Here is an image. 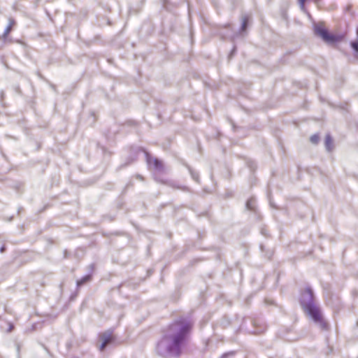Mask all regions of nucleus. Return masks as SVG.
<instances>
[{
    "label": "nucleus",
    "mask_w": 358,
    "mask_h": 358,
    "mask_svg": "<svg viewBox=\"0 0 358 358\" xmlns=\"http://www.w3.org/2000/svg\"><path fill=\"white\" fill-rule=\"evenodd\" d=\"M5 250V248L4 247H2L0 250L1 252H3Z\"/></svg>",
    "instance_id": "15"
},
{
    "label": "nucleus",
    "mask_w": 358,
    "mask_h": 358,
    "mask_svg": "<svg viewBox=\"0 0 358 358\" xmlns=\"http://www.w3.org/2000/svg\"><path fill=\"white\" fill-rule=\"evenodd\" d=\"M189 172H190V174H191L192 178L195 181L198 182L199 181V175H198V173L194 172V171H193L192 169H189Z\"/></svg>",
    "instance_id": "12"
},
{
    "label": "nucleus",
    "mask_w": 358,
    "mask_h": 358,
    "mask_svg": "<svg viewBox=\"0 0 358 358\" xmlns=\"http://www.w3.org/2000/svg\"><path fill=\"white\" fill-rule=\"evenodd\" d=\"M320 137L317 134H314L310 137V141L314 143L317 144L319 142Z\"/></svg>",
    "instance_id": "11"
},
{
    "label": "nucleus",
    "mask_w": 358,
    "mask_h": 358,
    "mask_svg": "<svg viewBox=\"0 0 358 358\" xmlns=\"http://www.w3.org/2000/svg\"><path fill=\"white\" fill-rule=\"evenodd\" d=\"M315 33L322 37L326 42H334L335 41L334 36L329 34L322 24H318L315 26Z\"/></svg>",
    "instance_id": "3"
},
{
    "label": "nucleus",
    "mask_w": 358,
    "mask_h": 358,
    "mask_svg": "<svg viewBox=\"0 0 358 358\" xmlns=\"http://www.w3.org/2000/svg\"><path fill=\"white\" fill-rule=\"evenodd\" d=\"M233 355H234V352H229V353H227V354H225V355H222L221 358H226L227 356Z\"/></svg>",
    "instance_id": "14"
},
{
    "label": "nucleus",
    "mask_w": 358,
    "mask_h": 358,
    "mask_svg": "<svg viewBox=\"0 0 358 358\" xmlns=\"http://www.w3.org/2000/svg\"><path fill=\"white\" fill-rule=\"evenodd\" d=\"M300 303L305 312L318 324L322 329L327 327V324L322 318L320 308L315 303L313 293L310 288H307L301 294Z\"/></svg>",
    "instance_id": "2"
},
{
    "label": "nucleus",
    "mask_w": 358,
    "mask_h": 358,
    "mask_svg": "<svg viewBox=\"0 0 358 358\" xmlns=\"http://www.w3.org/2000/svg\"><path fill=\"white\" fill-rule=\"evenodd\" d=\"M192 327L191 322L183 319L171 324L157 345V353L164 358L179 357Z\"/></svg>",
    "instance_id": "1"
},
{
    "label": "nucleus",
    "mask_w": 358,
    "mask_h": 358,
    "mask_svg": "<svg viewBox=\"0 0 358 358\" xmlns=\"http://www.w3.org/2000/svg\"><path fill=\"white\" fill-rule=\"evenodd\" d=\"M92 279V276L91 275H87L84 277H83L80 280H78L77 281V286L78 287H80L82 285H83L84 284L90 282Z\"/></svg>",
    "instance_id": "7"
},
{
    "label": "nucleus",
    "mask_w": 358,
    "mask_h": 358,
    "mask_svg": "<svg viewBox=\"0 0 358 358\" xmlns=\"http://www.w3.org/2000/svg\"><path fill=\"white\" fill-rule=\"evenodd\" d=\"M147 161L148 165L152 167L153 166V169L158 171H162L164 169L163 164L161 161H159L157 158H153L149 155L147 156Z\"/></svg>",
    "instance_id": "4"
},
{
    "label": "nucleus",
    "mask_w": 358,
    "mask_h": 358,
    "mask_svg": "<svg viewBox=\"0 0 358 358\" xmlns=\"http://www.w3.org/2000/svg\"><path fill=\"white\" fill-rule=\"evenodd\" d=\"M248 16H244L243 17V19H242V25H241V31H245L246 29V27H247V24H248Z\"/></svg>",
    "instance_id": "10"
},
{
    "label": "nucleus",
    "mask_w": 358,
    "mask_h": 358,
    "mask_svg": "<svg viewBox=\"0 0 358 358\" xmlns=\"http://www.w3.org/2000/svg\"><path fill=\"white\" fill-rule=\"evenodd\" d=\"M333 144V141L329 134H327L325 137V146L328 151L331 150V145Z\"/></svg>",
    "instance_id": "8"
},
{
    "label": "nucleus",
    "mask_w": 358,
    "mask_h": 358,
    "mask_svg": "<svg viewBox=\"0 0 358 358\" xmlns=\"http://www.w3.org/2000/svg\"><path fill=\"white\" fill-rule=\"evenodd\" d=\"M255 205V200L253 198H250L247 201L246 207L249 210H254Z\"/></svg>",
    "instance_id": "9"
},
{
    "label": "nucleus",
    "mask_w": 358,
    "mask_h": 358,
    "mask_svg": "<svg viewBox=\"0 0 358 358\" xmlns=\"http://www.w3.org/2000/svg\"><path fill=\"white\" fill-rule=\"evenodd\" d=\"M101 340L102 341V344L100 347V350L103 351L104 348L110 343H112L114 340V337L111 332H105L101 336Z\"/></svg>",
    "instance_id": "5"
},
{
    "label": "nucleus",
    "mask_w": 358,
    "mask_h": 358,
    "mask_svg": "<svg viewBox=\"0 0 358 358\" xmlns=\"http://www.w3.org/2000/svg\"><path fill=\"white\" fill-rule=\"evenodd\" d=\"M14 24H15V20L11 19V18L9 19V24L7 26V27L6 28V29H5L4 32H3V38H6L7 37V36L10 32L12 27H13V25H14Z\"/></svg>",
    "instance_id": "6"
},
{
    "label": "nucleus",
    "mask_w": 358,
    "mask_h": 358,
    "mask_svg": "<svg viewBox=\"0 0 358 358\" xmlns=\"http://www.w3.org/2000/svg\"><path fill=\"white\" fill-rule=\"evenodd\" d=\"M351 46L357 52H358V41L352 42Z\"/></svg>",
    "instance_id": "13"
}]
</instances>
